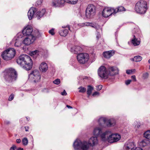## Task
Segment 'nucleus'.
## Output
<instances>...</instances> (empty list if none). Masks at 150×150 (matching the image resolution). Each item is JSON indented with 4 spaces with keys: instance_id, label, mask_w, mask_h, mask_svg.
<instances>
[{
    "instance_id": "de8ad7c7",
    "label": "nucleus",
    "mask_w": 150,
    "mask_h": 150,
    "mask_svg": "<svg viewBox=\"0 0 150 150\" xmlns=\"http://www.w3.org/2000/svg\"><path fill=\"white\" fill-rule=\"evenodd\" d=\"M16 148V146L13 145L12 147H11L10 149V150H15V149Z\"/></svg>"
},
{
    "instance_id": "39448f33",
    "label": "nucleus",
    "mask_w": 150,
    "mask_h": 150,
    "mask_svg": "<svg viewBox=\"0 0 150 150\" xmlns=\"http://www.w3.org/2000/svg\"><path fill=\"white\" fill-rule=\"evenodd\" d=\"M132 37L131 39V43L134 46L139 45L140 43L141 34L139 29L138 28H134L132 31Z\"/></svg>"
},
{
    "instance_id": "13d9d810",
    "label": "nucleus",
    "mask_w": 150,
    "mask_h": 150,
    "mask_svg": "<svg viewBox=\"0 0 150 150\" xmlns=\"http://www.w3.org/2000/svg\"><path fill=\"white\" fill-rule=\"evenodd\" d=\"M148 62L150 64V59H149V60H148ZM149 68H150V66H149Z\"/></svg>"
},
{
    "instance_id": "37998d69",
    "label": "nucleus",
    "mask_w": 150,
    "mask_h": 150,
    "mask_svg": "<svg viewBox=\"0 0 150 150\" xmlns=\"http://www.w3.org/2000/svg\"><path fill=\"white\" fill-rule=\"evenodd\" d=\"M102 88V86L101 85H99L96 86V89L98 91L101 90Z\"/></svg>"
},
{
    "instance_id": "9d476101",
    "label": "nucleus",
    "mask_w": 150,
    "mask_h": 150,
    "mask_svg": "<svg viewBox=\"0 0 150 150\" xmlns=\"http://www.w3.org/2000/svg\"><path fill=\"white\" fill-rule=\"evenodd\" d=\"M96 12V6L93 4L89 5L86 8V16L87 18H90L95 15Z\"/></svg>"
},
{
    "instance_id": "a19ab883",
    "label": "nucleus",
    "mask_w": 150,
    "mask_h": 150,
    "mask_svg": "<svg viewBox=\"0 0 150 150\" xmlns=\"http://www.w3.org/2000/svg\"><path fill=\"white\" fill-rule=\"evenodd\" d=\"M143 78L144 79H146L149 76V74L147 73H145L143 75Z\"/></svg>"
},
{
    "instance_id": "9b49d317",
    "label": "nucleus",
    "mask_w": 150,
    "mask_h": 150,
    "mask_svg": "<svg viewBox=\"0 0 150 150\" xmlns=\"http://www.w3.org/2000/svg\"><path fill=\"white\" fill-rule=\"evenodd\" d=\"M77 59L79 63L83 64L87 62L89 57L88 54L83 53L78 54L77 56Z\"/></svg>"
},
{
    "instance_id": "473e14b6",
    "label": "nucleus",
    "mask_w": 150,
    "mask_h": 150,
    "mask_svg": "<svg viewBox=\"0 0 150 150\" xmlns=\"http://www.w3.org/2000/svg\"><path fill=\"white\" fill-rule=\"evenodd\" d=\"M65 2L71 4H75L78 2V0H65Z\"/></svg>"
},
{
    "instance_id": "a18cd8bd",
    "label": "nucleus",
    "mask_w": 150,
    "mask_h": 150,
    "mask_svg": "<svg viewBox=\"0 0 150 150\" xmlns=\"http://www.w3.org/2000/svg\"><path fill=\"white\" fill-rule=\"evenodd\" d=\"M131 82V80H128L125 81V84L126 85H128Z\"/></svg>"
},
{
    "instance_id": "20e7f679",
    "label": "nucleus",
    "mask_w": 150,
    "mask_h": 150,
    "mask_svg": "<svg viewBox=\"0 0 150 150\" xmlns=\"http://www.w3.org/2000/svg\"><path fill=\"white\" fill-rule=\"evenodd\" d=\"M98 123L100 127H105V125L108 127L114 126L116 124V121L113 119L107 120L104 117H100L98 120Z\"/></svg>"
},
{
    "instance_id": "864d4df0",
    "label": "nucleus",
    "mask_w": 150,
    "mask_h": 150,
    "mask_svg": "<svg viewBox=\"0 0 150 150\" xmlns=\"http://www.w3.org/2000/svg\"><path fill=\"white\" fill-rule=\"evenodd\" d=\"M25 130L26 131H28V127H25Z\"/></svg>"
},
{
    "instance_id": "4be33fe9",
    "label": "nucleus",
    "mask_w": 150,
    "mask_h": 150,
    "mask_svg": "<svg viewBox=\"0 0 150 150\" xmlns=\"http://www.w3.org/2000/svg\"><path fill=\"white\" fill-rule=\"evenodd\" d=\"M83 49L79 46H75L71 48V51L74 54L80 53L83 51Z\"/></svg>"
},
{
    "instance_id": "c03bdc74",
    "label": "nucleus",
    "mask_w": 150,
    "mask_h": 150,
    "mask_svg": "<svg viewBox=\"0 0 150 150\" xmlns=\"http://www.w3.org/2000/svg\"><path fill=\"white\" fill-rule=\"evenodd\" d=\"M49 33L52 35H54V29H52L51 30H50L49 31Z\"/></svg>"
},
{
    "instance_id": "6e6552de",
    "label": "nucleus",
    "mask_w": 150,
    "mask_h": 150,
    "mask_svg": "<svg viewBox=\"0 0 150 150\" xmlns=\"http://www.w3.org/2000/svg\"><path fill=\"white\" fill-rule=\"evenodd\" d=\"M73 146L75 150H87L89 147V145L87 142H82L78 139L75 141Z\"/></svg>"
},
{
    "instance_id": "412c9836",
    "label": "nucleus",
    "mask_w": 150,
    "mask_h": 150,
    "mask_svg": "<svg viewBox=\"0 0 150 150\" xmlns=\"http://www.w3.org/2000/svg\"><path fill=\"white\" fill-rule=\"evenodd\" d=\"M125 148L126 150H134L135 146L134 142L127 141L125 144Z\"/></svg>"
},
{
    "instance_id": "393cba45",
    "label": "nucleus",
    "mask_w": 150,
    "mask_h": 150,
    "mask_svg": "<svg viewBox=\"0 0 150 150\" xmlns=\"http://www.w3.org/2000/svg\"><path fill=\"white\" fill-rule=\"evenodd\" d=\"M36 11V9L33 7L31 8L28 13V16L30 20H31L33 17L34 14Z\"/></svg>"
},
{
    "instance_id": "f8f14e48",
    "label": "nucleus",
    "mask_w": 150,
    "mask_h": 150,
    "mask_svg": "<svg viewBox=\"0 0 150 150\" xmlns=\"http://www.w3.org/2000/svg\"><path fill=\"white\" fill-rule=\"evenodd\" d=\"M22 37V35L21 33H18L13 39L12 42L14 43L15 47H19L21 46L23 43Z\"/></svg>"
},
{
    "instance_id": "e433bc0d",
    "label": "nucleus",
    "mask_w": 150,
    "mask_h": 150,
    "mask_svg": "<svg viewBox=\"0 0 150 150\" xmlns=\"http://www.w3.org/2000/svg\"><path fill=\"white\" fill-rule=\"evenodd\" d=\"M79 89V92L80 93H84L85 92L86 90V89L85 88L81 86L78 88Z\"/></svg>"
},
{
    "instance_id": "7c9ffc66",
    "label": "nucleus",
    "mask_w": 150,
    "mask_h": 150,
    "mask_svg": "<svg viewBox=\"0 0 150 150\" xmlns=\"http://www.w3.org/2000/svg\"><path fill=\"white\" fill-rule=\"evenodd\" d=\"M42 49H38L32 51L31 53V55H34L35 54L38 55L40 54L41 52H42Z\"/></svg>"
},
{
    "instance_id": "4468645a",
    "label": "nucleus",
    "mask_w": 150,
    "mask_h": 150,
    "mask_svg": "<svg viewBox=\"0 0 150 150\" xmlns=\"http://www.w3.org/2000/svg\"><path fill=\"white\" fill-rule=\"evenodd\" d=\"M121 138L120 135L118 134H112L107 136V140L110 143H113L118 141Z\"/></svg>"
},
{
    "instance_id": "3c124183",
    "label": "nucleus",
    "mask_w": 150,
    "mask_h": 150,
    "mask_svg": "<svg viewBox=\"0 0 150 150\" xmlns=\"http://www.w3.org/2000/svg\"><path fill=\"white\" fill-rule=\"evenodd\" d=\"M16 142L17 143H20L21 142V140L20 139H17L16 140Z\"/></svg>"
},
{
    "instance_id": "4d7b16f0",
    "label": "nucleus",
    "mask_w": 150,
    "mask_h": 150,
    "mask_svg": "<svg viewBox=\"0 0 150 150\" xmlns=\"http://www.w3.org/2000/svg\"><path fill=\"white\" fill-rule=\"evenodd\" d=\"M17 150H23V149L21 148H19L17 149Z\"/></svg>"
},
{
    "instance_id": "2f4dec72",
    "label": "nucleus",
    "mask_w": 150,
    "mask_h": 150,
    "mask_svg": "<svg viewBox=\"0 0 150 150\" xmlns=\"http://www.w3.org/2000/svg\"><path fill=\"white\" fill-rule=\"evenodd\" d=\"M93 88L90 86H88V88L87 91V93L88 95V96L89 97L91 94L92 91L93 90Z\"/></svg>"
},
{
    "instance_id": "79ce46f5",
    "label": "nucleus",
    "mask_w": 150,
    "mask_h": 150,
    "mask_svg": "<svg viewBox=\"0 0 150 150\" xmlns=\"http://www.w3.org/2000/svg\"><path fill=\"white\" fill-rule=\"evenodd\" d=\"M14 98V95L13 94H11L8 98V100L9 101H11L13 100Z\"/></svg>"
},
{
    "instance_id": "72a5a7b5",
    "label": "nucleus",
    "mask_w": 150,
    "mask_h": 150,
    "mask_svg": "<svg viewBox=\"0 0 150 150\" xmlns=\"http://www.w3.org/2000/svg\"><path fill=\"white\" fill-rule=\"evenodd\" d=\"M142 59V57L139 56H135L132 59L133 61L136 62H139L141 61Z\"/></svg>"
},
{
    "instance_id": "2eb2a0df",
    "label": "nucleus",
    "mask_w": 150,
    "mask_h": 150,
    "mask_svg": "<svg viewBox=\"0 0 150 150\" xmlns=\"http://www.w3.org/2000/svg\"><path fill=\"white\" fill-rule=\"evenodd\" d=\"M115 11L113 8L106 7L104 9L103 11L102 15L104 17H108L112 14L114 15V12Z\"/></svg>"
},
{
    "instance_id": "58836bf2",
    "label": "nucleus",
    "mask_w": 150,
    "mask_h": 150,
    "mask_svg": "<svg viewBox=\"0 0 150 150\" xmlns=\"http://www.w3.org/2000/svg\"><path fill=\"white\" fill-rule=\"evenodd\" d=\"M136 71V70L135 69H133L131 70H126V73L128 74H130L132 73H134Z\"/></svg>"
},
{
    "instance_id": "c9c22d12",
    "label": "nucleus",
    "mask_w": 150,
    "mask_h": 150,
    "mask_svg": "<svg viewBox=\"0 0 150 150\" xmlns=\"http://www.w3.org/2000/svg\"><path fill=\"white\" fill-rule=\"evenodd\" d=\"M22 143L23 144L24 146H26L28 143V140L27 138L25 137L22 140Z\"/></svg>"
},
{
    "instance_id": "bb28decb",
    "label": "nucleus",
    "mask_w": 150,
    "mask_h": 150,
    "mask_svg": "<svg viewBox=\"0 0 150 150\" xmlns=\"http://www.w3.org/2000/svg\"><path fill=\"white\" fill-rule=\"evenodd\" d=\"M45 12V9H42L41 11H38L36 14V17L38 19L40 18L44 15Z\"/></svg>"
},
{
    "instance_id": "dca6fc26",
    "label": "nucleus",
    "mask_w": 150,
    "mask_h": 150,
    "mask_svg": "<svg viewBox=\"0 0 150 150\" xmlns=\"http://www.w3.org/2000/svg\"><path fill=\"white\" fill-rule=\"evenodd\" d=\"M36 38V36H34L33 35H29L24 39L23 41V43L25 45H29L34 42Z\"/></svg>"
},
{
    "instance_id": "ddd939ff",
    "label": "nucleus",
    "mask_w": 150,
    "mask_h": 150,
    "mask_svg": "<svg viewBox=\"0 0 150 150\" xmlns=\"http://www.w3.org/2000/svg\"><path fill=\"white\" fill-rule=\"evenodd\" d=\"M99 76L102 78L107 79L108 77V73L106 68L104 66H101L98 70Z\"/></svg>"
},
{
    "instance_id": "a878e982",
    "label": "nucleus",
    "mask_w": 150,
    "mask_h": 150,
    "mask_svg": "<svg viewBox=\"0 0 150 150\" xmlns=\"http://www.w3.org/2000/svg\"><path fill=\"white\" fill-rule=\"evenodd\" d=\"M39 69L42 72H46L48 69L47 64L45 62H42L40 65Z\"/></svg>"
},
{
    "instance_id": "aec40b11",
    "label": "nucleus",
    "mask_w": 150,
    "mask_h": 150,
    "mask_svg": "<svg viewBox=\"0 0 150 150\" xmlns=\"http://www.w3.org/2000/svg\"><path fill=\"white\" fill-rule=\"evenodd\" d=\"M62 28L63 29L59 31V34L61 36H66L68 34L69 30H70V28L69 25L62 26Z\"/></svg>"
},
{
    "instance_id": "f3484780",
    "label": "nucleus",
    "mask_w": 150,
    "mask_h": 150,
    "mask_svg": "<svg viewBox=\"0 0 150 150\" xmlns=\"http://www.w3.org/2000/svg\"><path fill=\"white\" fill-rule=\"evenodd\" d=\"M65 0H53L52 5L54 7H60L63 6L64 5Z\"/></svg>"
},
{
    "instance_id": "4c0bfd02",
    "label": "nucleus",
    "mask_w": 150,
    "mask_h": 150,
    "mask_svg": "<svg viewBox=\"0 0 150 150\" xmlns=\"http://www.w3.org/2000/svg\"><path fill=\"white\" fill-rule=\"evenodd\" d=\"M134 125L135 126V127H137V128H139L140 126V123L139 122L137 121L134 122Z\"/></svg>"
},
{
    "instance_id": "49530a36",
    "label": "nucleus",
    "mask_w": 150,
    "mask_h": 150,
    "mask_svg": "<svg viewBox=\"0 0 150 150\" xmlns=\"http://www.w3.org/2000/svg\"><path fill=\"white\" fill-rule=\"evenodd\" d=\"M61 94L62 96H66L67 95V93L65 90H64L61 93Z\"/></svg>"
},
{
    "instance_id": "09e8293b",
    "label": "nucleus",
    "mask_w": 150,
    "mask_h": 150,
    "mask_svg": "<svg viewBox=\"0 0 150 150\" xmlns=\"http://www.w3.org/2000/svg\"><path fill=\"white\" fill-rule=\"evenodd\" d=\"M99 93L98 92H94L93 94H92V96H96V95H99Z\"/></svg>"
},
{
    "instance_id": "0eeeda50",
    "label": "nucleus",
    "mask_w": 150,
    "mask_h": 150,
    "mask_svg": "<svg viewBox=\"0 0 150 150\" xmlns=\"http://www.w3.org/2000/svg\"><path fill=\"white\" fill-rule=\"evenodd\" d=\"M135 9L136 12L139 13H145L147 10L146 2L142 0L138 2L135 5Z\"/></svg>"
},
{
    "instance_id": "cd10ccee",
    "label": "nucleus",
    "mask_w": 150,
    "mask_h": 150,
    "mask_svg": "<svg viewBox=\"0 0 150 150\" xmlns=\"http://www.w3.org/2000/svg\"><path fill=\"white\" fill-rule=\"evenodd\" d=\"M140 145L143 147L147 146L148 147H150V141L146 139L143 140L140 142Z\"/></svg>"
},
{
    "instance_id": "052dcab7",
    "label": "nucleus",
    "mask_w": 150,
    "mask_h": 150,
    "mask_svg": "<svg viewBox=\"0 0 150 150\" xmlns=\"http://www.w3.org/2000/svg\"><path fill=\"white\" fill-rule=\"evenodd\" d=\"M9 123V122H8L7 123V124H8Z\"/></svg>"
},
{
    "instance_id": "f704fd0d",
    "label": "nucleus",
    "mask_w": 150,
    "mask_h": 150,
    "mask_svg": "<svg viewBox=\"0 0 150 150\" xmlns=\"http://www.w3.org/2000/svg\"><path fill=\"white\" fill-rule=\"evenodd\" d=\"M144 137L148 139H150V131L148 130L144 134Z\"/></svg>"
},
{
    "instance_id": "7ed1b4c3",
    "label": "nucleus",
    "mask_w": 150,
    "mask_h": 150,
    "mask_svg": "<svg viewBox=\"0 0 150 150\" xmlns=\"http://www.w3.org/2000/svg\"><path fill=\"white\" fill-rule=\"evenodd\" d=\"M4 78L6 81L9 82L15 81L17 78L16 71L13 69L9 68L5 71Z\"/></svg>"
},
{
    "instance_id": "8fccbe9b",
    "label": "nucleus",
    "mask_w": 150,
    "mask_h": 150,
    "mask_svg": "<svg viewBox=\"0 0 150 150\" xmlns=\"http://www.w3.org/2000/svg\"><path fill=\"white\" fill-rule=\"evenodd\" d=\"M131 78L134 80V81H136V77L135 75H133L132 76Z\"/></svg>"
},
{
    "instance_id": "f03ea898",
    "label": "nucleus",
    "mask_w": 150,
    "mask_h": 150,
    "mask_svg": "<svg viewBox=\"0 0 150 150\" xmlns=\"http://www.w3.org/2000/svg\"><path fill=\"white\" fill-rule=\"evenodd\" d=\"M103 128L100 126L95 127L93 130V134L96 137H100L102 141H107V135L110 134L111 132L109 130L103 132Z\"/></svg>"
},
{
    "instance_id": "c85d7f7f",
    "label": "nucleus",
    "mask_w": 150,
    "mask_h": 150,
    "mask_svg": "<svg viewBox=\"0 0 150 150\" xmlns=\"http://www.w3.org/2000/svg\"><path fill=\"white\" fill-rule=\"evenodd\" d=\"M109 71L113 72L114 74H118L119 69L116 67H112L109 68Z\"/></svg>"
},
{
    "instance_id": "ea45409f",
    "label": "nucleus",
    "mask_w": 150,
    "mask_h": 150,
    "mask_svg": "<svg viewBox=\"0 0 150 150\" xmlns=\"http://www.w3.org/2000/svg\"><path fill=\"white\" fill-rule=\"evenodd\" d=\"M60 80L59 79H57L53 81V83L54 84H56L57 85H58V84H59L60 83Z\"/></svg>"
},
{
    "instance_id": "1a4fd4ad",
    "label": "nucleus",
    "mask_w": 150,
    "mask_h": 150,
    "mask_svg": "<svg viewBox=\"0 0 150 150\" xmlns=\"http://www.w3.org/2000/svg\"><path fill=\"white\" fill-rule=\"evenodd\" d=\"M41 76L38 71L35 70L32 71L29 76V79L31 81L36 83L39 81Z\"/></svg>"
},
{
    "instance_id": "b1692460",
    "label": "nucleus",
    "mask_w": 150,
    "mask_h": 150,
    "mask_svg": "<svg viewBox=\"0 0 150 150\" xmlns=\"http://www.w3.org/2000/svg\"><path fill=\"white\" fill-rule=\"evenodd\" d=\"M115 54V51L113 50H110L105 51L103 52V56L106 59H109L113 56Z\"/></svg>"
},
{
    "instance_id": "f257e3e1",
    "label": "nucleus",
    "mask_w": 150,
    "mask_h": 150,
    "mask_svg": "<svg viewBox=\"0 0 150 150\" xmlns=\"http://www.w3.org/2000/svg\"><path fill=\"white\" fill-rule=\"evenodd\" d=\"M17 63L26 70H30L32 67L33 62L30 57L26 55H22L17 60Z\"/></svg>"
},
{
    "instance_id": "bf43d9fd",
    "label": "nucleus",
    "mask_w": 150,
    "mask_h": 150,
    "mask_svg": "<svg viewBox=\"0 0 150 150\" xmlns=\"http://www.w3.org/2000/svg\"><path fill=\"white\" fill-rule=\"evenodd\" d=\"M26 119H27V120H28V118H26Z\"/></svg>"
},
{
    "instance_id": "603ef678",
    "label": "nucleus",
    "mask_w": 150,
    "mask_h": 150,
    "mask_svg": "<svg viewBox=\"0 0 150 150\" xmlns=\"http://www.w3.org/2000/svg\"><path fill=\"white\" fill-rule=\"evenodd\" d=\"M134 150H143V149L140 147H136L135 149Z\"/></svg>"
},
{
    "instance_id": "6ab92c4d",
    "label": "nucleus",
    "mask_w": 150,
    "mask_h": 150,
    "mask_svg": "<svg viewBox=\"0 0 150 150\" xmlns=\"http://www.w3.org/2000/svg\"><path fill=\"white\" fill-rule=\"evenodd\" d=\"M33 31L32 27L29 25H28L25 27L22 31V33L23 35L29 36V35H33L31 34Z\"/></svg>"
},
{
    "instance_id": "5701e85b",
    "label": "nucleus",
    "mask_w": 150,
    "mask_h": 150,
    "mask_svg": "<svg viewBox=\"0 0 150 150\" xmlns=\"http://www.w3.org/2000/svg\"><path fill=\"white\" fill-rule=\"evenodd\" d=\"M97 137H91L89 140L88 144L90 146H93L98 143V140Z\"/></svg>"
},
{
    "instance_id": "a211bd4d",
    "label": "nucleus",
    "mask_w": 150,
    "mask_h": 150,
    "mask_svg": "<svg viewBox=\"0 0 150 150\" xmlns=\"http://www.w3.org/2000/svg\"><path fill=\"white\" fill-rule=\"evenodd\" d=\"M78 25L81 27H84L85 26H90L93 28H95L97 31L100 29L101 30V28L100 26L96 24H94L92 23H90L88 22H86L79 23Z\"/></svg>"
},
{
    "instance_id": "6e6d98bb",
    "label": "nucleus",
    "mask_w": 150,
    "mask_h": 150,
    "mask_svg": "<svg viewBox=\"0 0 150 150\" xmlns=\"http://www.w3.org/2000/svg\"><path fill=\"white\" fill-rule=\"evenodd\" d=\"M66 106L67 107L69 108H72L69 105H66Z\"/></svg>"
},
{
    "instance_id": "c756f323",
    "label": "nucleus",
    "mask_w": 150,
    "mask_h": 150,
    "mask_svg": "<svg viewBox=\"0 0 150 150\" xmlns=\"http://www.w3.org/2000/svg\"><path fill=\"white\" fill-rule=\"evenodd\" d=\"M114 10H116L114 12L115 14L117 13L120 12H121L122 11H125V8L122 6H120L118 7L117 8L114 9Z\"/></svg>"
},
{
    "instance_id": "5fc2aeb1",
    "label": "nucleus",
    "mask_w": 150,
    "mask_h": 150,
    "mask_svg": "<svg viewBox=\"0 0 150 150\" xmlns=\"http://www.w3.org/2000/svg\"><path fill=\"white\" fill-rule=\"evenodd\" d=\"M100 37V34H98V35L96 36V38H97L98 39H99V37Z\"/></svg>"
},
{
    "instance_id": "423d86ee",
    "label": "nucleus",
    "mask_w": 150,
    "mask_h": 150,
    "mask_svg": "<svg viewBox=\"0 0 150 150\" xmlns=\"http://www.w3.org/2000/svg\"><path fill=\"white\" fill-rule=\"evenodd\" d=\"M16 53V50L14 49L9 48L2 52L1 56L4 60L8 61L14 58Z\"/></svg>"
}]
</instances>
